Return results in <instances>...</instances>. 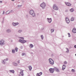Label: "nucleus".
Listing matches in <instances>:
<instances>
[{
    "label": "nucleus",
    "instance_id": "f257e3e1",
    "mask_svg": "<svg viewBox=\"0 0 76 76\" xmlns=\"http://www.w3.org/2000/svg\"><path fill=\"white\" fill-rule=\"evenodd\" d=\"M30 14L33 17H34L35 16V14L33 10H31L30 11Z\"/></svg>",
    "mask_w": 76,
    "mask_h": 76
},
{
    "label": "nucleus",
    "instance_id": "f03ea898",
    "mask_svg": "<svg viewBox=\"0 0 76 76\" xmlns=\"http://www.w3.org/2000/svg\"><path fill=\"white\" fill-rule=\"evenodd\" d=\"M49 61L50 64H52V65H53L54 63V60L51 58L49 59Z\"/></svg>",
    "mask_w": 76,
    "mask_h": 76
},
{
    "label": "nucleus",
    "instance_id": "7ed1b4c3",
    "mask_svg": "<svg viewBox=\"0 0 76 76\" xmlns=\"http://www.w3.org/2000/svg\"><path fill=\"white\" fill-rule=\"evenodd\" d=\"M53 8L55 10H58V7L56 4L53 5Z\"/></svg>",
    "mask_w": 76,
    "mask_h": 76
},
{
    "label": "nucleus",
    "instance_id": "20e7f679",
    "mask_svg": "<svg viewBox=\"0 0 76 76\" xmlns=\"http://www.w3.org/2000/svg\"><path fill=\"white\" fill-rule=\"evenodd\" d=\"M40 6L42 9H45V6H46V5H45V3L43 2L41 4Z\"/></svg>",
    "mask_w": 76,
    "mask_h": 76
},
{
    "label": "nucleus",
    "instance_id": "39448f33",
    "mask_svg": "<svg viewBox=\"0 0 76 76\" xmlns=\"http://www.w3.org/2000/svg\"><path fill=\"white\" fill-rule=\"evenodd\" d=\"M18 41L20 42V43H22V44H24L27 42L26 40L21 39L19 40Z\"/></svg>",
    "mask_w": 76,
    "mask_h": 76
},
{
    "label": "nucleus",
    "instance_id": "423d86ee",
    "mask_svg": "<svg viewBox=\"0 0 76 76\" xmlns=\"http://www.w3.org/2000/svg\"><path fill=\"white\" fill-rule=\"evenodd\" d=\"M4 40H1L0 41V45H4Z\"/></svg>",
    "mask_w": 76,
    "mask_h": 76
},
{
    "label": "nucleus",
    "instance_id": "0eeeda50",
    "mask_svg": "<svg viewBox=\"0 0 76 76\" xmlns=\"http://www.w3.org/2000/svg\"><path fill=\"white\" fill-rule=\"evenodd\" d=\"M54 70H55L54 69V68H51L49 69V71L50 72V73H54Z\"/></svg>",
    "mask_w": 76,
    "mask_h": 76
},
{
    "label": "nucleus",
    "instance_id": "6e6552de",
    "mask_svg": "<svg viewBox=\"0 0 76 76\" xmlns=\"http://www.w3.org/2000/svg\"><path fill=\"white\" fill-rule=\"evenodd\" d=\"M48 21L49 23H51V21H52V20L51 18H47Z\"/></svg>",
    "mask_w": 76,
    "mask_h": 76
},
{
    "label": "nucleus",
    "instance_id": "1a4fd4ad",
    "mask_svg": "<svg viewBox=\"0 0 76 76\" xmlns=\"http://www.w3.org/2000/svg\"><path fill=\"white\" fill-rule=\"evenodd\" d=\"M12 12H13V10H11L10 12H9V11H7L6 12V14L7 15L10 13H12Z\"/></svg>",
    "mask_w": 76,
    "mask_h": 76
},
{
    "label": "nucleus",
    "instance_id": "9d476101",
    "mask_svg": "<svg viewBox=\"0 0 76 76\" xmlns=\"http://www.w3.org/2000/svg\"><path fill=\"white\" fill-rule=\"evenodd\" d=\"M66 20L67 23H69V22H70V20H69V18H68V17L66 18Z\"/></svg>",
    "mask_w": 76,
    "mask_h": 76
},
{
    "label": "nucleus",
    "instance_id": "9b49d317",
    "mask_svg": "<svg viewBox=\"0 0 76 76\" xmlns=\"http://www.w3.org/2000/svg\"><path fill=\"white\" fill-rule=\"evenodd\" d=\"M54 69L55 70H56V72H60V71L59 70V69H57V68L55 67L54 68Z\"/></svg>",
    "mask_w": 76,
    "mask_h": 76
},
{
    "label": "nucleus",
    "instance_id": "f8f14e48",
    "mask_svg": "<svg viewBox=\"0 0 76 76\" xmlns=\"http://www.w3.org/2000/svg\"><path fill=\"white\" fill-rule=\"evenodd\" d=\"M6 32L7 33H10L12 32V31L10 29H8L6 30Z\"/></svg>",
    "mask_w": 76,
    "mask_h": 76
},
{
    "label": "nucleus",
    "instance_id": "ddd939ff",
    "mask_svg": "<svg viewBox=\"0 0 76 76\" xmlns=\"http://www.w3.org/2000/svg\"><path fill=\"white\" fill-rule=\"evenodd\" d=\"M65 4L66 5L68 6H70L71 5L70 3L68 2L65 3Z\"/></svg>",
    "mask_w": 76,
    "mask_h": 76
},
{
    "label": "nucleus",
    "instance_id": "4468645a",
    "mask_svg": "<svg viewBox=\"0 0 76 76\" xmlns=\"http://www.w3.org/2000/svg\"><path fill=\"white\" fill-rule=\"evenodd\" d=\"M72 32H73V33H74V34H75L76 33V28H74L72 30Z\"/></svg>",
    "mask_w": 76,
    "mask_h": 76
},
{
    "label": "nucleus",
    "instance_id": "2eb2a0df",
    "mask_svg": "<svg viewBox=\"0 0 76 76\" xmlns=\"http://www.w3.org/2000/svg\"><path fill=\"white\" fill-rule=\"evenodd\" d=\"M42 72H40L39 73H37V76H40L41 75H42Z\"/></svg>",
    "mask_w": 76,
    "mask_h": 76
},
{
    "label": "nucleus",
    "instance_id": "dca6fc26",
    "mask_svg": "<svg viewBox=\"0 0 76 76\" xmlns=\"http://www.w3.org/2000/svg\"><path fill=\"white\" fill-rule=\"evenodd\" d=\"M12 64L14 66H18V64H17V63L14 62Z\"/></svg>",
    "mask_w": 76,
    "mask_h": 76
},
{
    "label": "nucleus",
    "instance_id": "f3484780",
    "mask_svg": "<svg viewBox=\"0 0 76 76\" xmlns=\"http://www.w3.org/2000/svg\"><path fill=\"white\" fill-rule=\"evenodd\" d=\"M5 60H6V59H4V60H2V63H3V64H6V61H5Z\"/></svg>",
    "mask_w": 76,
    "mask_h": 76
},
{
    "label": "nucleus",
    "instance_id": "a211bd4d",
    "mask_svg": "<svg viewBox=\"0 0 76 76\" xmlns=\"http://www.w3.org/2000/svg\"><path fill=\"white\" fill-rule=\"evenodd\" d=\"M10 72H11V73H15V71L14 70H10Z\"/></svg>",
    "mask_w": 76,
    "mask_h": 76
},
{
    "label": "nucleus",
    "instance_id": "6ab92c4d",
    "mask_svg": "<svg viewBox=\"0 0 76 76\" xmlns=\"http://www.w3.org/2000/svg\"><path fill=\"white\" fill-rule=\"evenodd\" d=\"M70 11L71 12H74V9L73 8H71L70 9Z\"/></svg>",
    "mask_w": 76,
    "mask_h": 76
},
{
    "label": "nucleus",
    "instance_id": "aec40b11",
    "mask_svg": "<svg viewBox=\"0 0 76 76\" xmlns=\"http://www.w3.org/2000/svg\"><path fill=\"white\" fill-rule=\"evenodd\" d=\"M29 45L30 48H33V47H34V45H33L32 44H30Z\"/></svg>",
    "mask_w": 76,
    "mask_h": 76
},
{
    "label": "nucleus",
    "instance_id": "412c9836",
    "mask_svg": "<svg viewBox=\"0 0 76 76\" xmlns=\"http://www.w3.org/2000/svg\"><path fill=\"white\" fill-rule=\"evenodd\" d=\"M74 18L73 17H72L71 18V21H73L74 20Z\"/></svg>",
    "mask_w": 76,
    "mask_h": 76
},
{
    "label": "nucleus",
    "instance_id": "4be33fe9",
    "mask_svg": "<svg viewBox=\"0 0 76 76\" xmlns=\"http://www.w3.org/2000/svg\"><path fill=\"white\" fill-rule=\"evenodd\" d=\"M22 30H19L18 31V33H20V32H22Z\"/></svg>",
    "mask_w": 76,
    "mask_h": 76
},
{
    "label": "nucleus",
    "instance_id": "5701e85b",
    "mask_svg": "<svg viewBox=\"0 0 76 76\" xmlns=\"http://www.w3.org/2000/svg\"><path fill=\"white\" fill-rule=\"evenodd\" d=\"M41 38L42 39H44V36H43V35H41Z\"/></svg>",
    "mask_w": 76,
    "mask_h": 76
},
{
    "label": "nucleus",
    "instance_id": "b1692460",
    "mask_svg": "<svg viewBox=\"0 0 76 76\" xmlns=\"http://www.w3.org/2000/svg\"><path fill=\"white\" fill-rule=\"evenodd\" d=\"M66 49L67 51H66V53H69V49L67 48H66Z\"/></svg>",
    "mask_w": 76,
    "mask_h": 76
},
{
    "label": "nucleus",
    "instance_id": "393cba45",
    "mask_svg": "<svg viewBox=\"0 0 76 76\" xmlns=\"http://www.w3.org/2000/svg\"><path fill=\"white\" fill-rule=\"evenodd\" d=\"M12 53H15V50L13 49L12 50Z\"/></svg>",
    "mask_w": 76,
    "mask_h": 76
},
{
    "label": "nucleus",
    "instance_id": "a878e982",
    "mask_svg": "<svg viewBox=\"0 0 76 76\" xmlns=\"http://www.w3.org/2000/svg\"><path fill=\"white\" fill-rule=\"evenodd\" d=\"M15 51L16 52H17V51H18V48H15Z\"/></svg>",
    "mask_w": 76,
    "mask_h": 76
},
{
    "label": "nucleus",
    "instance_id": "bb28decb",
    "mask_svg": "<svg viewBox=\"0 0 76 76\" xmlns=\"http://www.w3.org/2000/svg\"><path fill=\"white\" fill-rule=\"evenodd\" d=\"M28 68L29 69V70H32V67H28Z\"/></svg>",
    "mask_w": 76,
    "mask_h": 76
},
{
    "label": "nucleus",
    "instance_id": "cd10ccee",
    "mask_svg": "<svg viewBox=\"0 0 76 76\" xmlns=\"http://www.w3.org/2000/svg\"><path fill=\"white\" fill-rule=\"evenodd\" d=\"M71 72H75V70L74 69H72V70H71Z\"/></svg>",
    "mask_w": 76,
    "mask_h": 76
},
{
    "label": "nucleus",
    "instance_id": "c85d7f7f",
    "mask_svg": "<svg viewBox=\"0 0 76 76\" xmlns=\"http://www.w3.org/2000/svg\"><path fill=\"white\" fill-rule=\"evenodd\" d=\"M12 24L13 25V26H16V24L15 23H13Z\"/></svg>",
    "mask_w": 76,
    "mask_h": 76
},
{
    "label": "nucleus",
    "instance_id": "c756f323",
    "mask_svg": "<svg viewBox=\"0 0 76 76\" xmlns=\"http://www.w3.org/2000/svg\"><path fill=\"white\" fill-rule=\"evenodd\" d=\"M64 64H67V62L66 61H65L64 62Z\"/></svg>",
    "mask_w": 76,
    "mask_h": 76
},
{
    "label": "nucleus",
    "instance_id": "7c9ffc66",
    "mask_svg": "<svg viewBox=\"0 0 76 76\" xmlns=\"http://www.w3.org/2000/svg\"><path fill=\"white\" fill-rule=\"evenodd\" d=\"M19 38H20V39H24V38L23 37H19Z\"/></svg>",
    "mask_w": 76,
    "mask_h": 76
},
{
    "label": "nucleus",
    "instance_id": "2f4dec72",
    "mask_svg": "<svg viewBox=\"0 0 76 76\" xmlns=\"http://www.w3.org/2000/svg\"><path fill=\"white\" fill-rule=\"evenodd\" d=\"M24 55H25V56H26V54H25V53H22V56H24Z\"/></svg>",
    "mask_w": 76,
    "mask_h": 76
},
{
    "label": "nucleus",
    "instance_id": "473e14b6",
    "mask_svg": "<svg viewBox=\"0 0 76 76\" xmlns=\"http://www.w3.org/2000/svg\"><path fill=\"white\" fill-rule=\"evenodd\" d=\"M8 59H9L8 58H6V59H5V61H8Z\"/></svg>",
    "mask_w": 76,
    "mask_h": 76
},
{
    "label": "nucleus",
    "instance_id": "72a5a7b5",
    "mask_svg": "<svg viewBox=\"0 0 76 76\" xmlns=\"http://www.w3.org/2000/svg\"><path fill=\"white\" fill-rule=\"evenodd\" d=\"M54 30L53 29H52L51 30V32H54Z\"/></svg>",
    "mask_w": 76,
    "mask_h": 76
},
{
    "label": "nucleus",
    "instance_id": "f704fd0d",
    "mask_svg": "<svg viewBox=\"0 0 76 76\" xmlns=\"http://www.w3.org/2000/svg\"><path fill=\"white\" fill-rule=\"evenodd\" d=\"M68 35H69V37H71V36L70 35V33H68Z\"/></svg>",
    "mask_w": 76,
    "mask_h": 76
},
{
    "label": "nucleus",
    "instance_id": "c9c22d12",
    "mask_svg": "<svg viewBox=\"0 0 76 76\" xmlns=\"http://www.w3.org/2000/svg\"><path fill=\"white\" fill-rule=\"evenodd\" d=\"M65 69V67H62V69L63 70H64Z\"/></svg>",
    "mask_w": 76,
    "mask_h": 76
},
{
    "label": "nucleus",
    "instance_id": "e433bc0d",
    "mask_svg": "<svg viewBox=\"0 0 76 76\" xmlns=\"http://www.w3.org/2000/svg\"><path fill=\"white\" fill-rule=\"evenodd\" d=\"M16 25H19V23H15Z\"/></svg>",
    "mask_w": 76,
    "mask_h": 76
},
{
    "label": "nucleus",
    "instance_id": "4c0bfd02",
    "mask_svg": "<svg viewBox=\"0 0 76 76\" xmlns=\"http://www.w3.org/2000/svg\"><path fill=\"white\" fill-rule=\"evenodd\" d=\"M18 63V64H19L20 63V60H19L18 61H17Z\"/></svg>",
    "mask_w": 76,
    "mask_h": 76
},
{
    "label": "nucleus",
    "instance_id": "58836bf2",
    "mask_svg": "<svg viewBox=\"0 0 76 76\" xmlns=\"http://www.w3.org/2000/svg\"><path fill=\"white\" fill-rule=\"evenodd\" d=\"M21 6H22V5H18V7H20Z\"/></svg>",
    "mask_w": 76,
    "mask_h": 76
},
{
    "label": "nucleus",
    "instance_id": "ea45409f",
    "mask_svg": "<svg viewBox=\"0 0 76 76\" xmlns=\"http://www.w3.org/2000/svg\"><path fill=\"white\" fill-rule=\"evenodd\" d=\"M21 72L23 73V70L22 69H21Z\"/></svg>",
    "mask_w": 76,
    "mask_h": 76
},
{
    "label": "nucleus",
    "instance_id": "a19ab883",
    "mask_svg": "<svg viewBox=\"0 0 76 76\" xmlns=\"http://www.w3.org/2000/svg\"><path fill=\"white\" fill-rule=\"evenodd\" d=\"M3 15H4V11H3Z\"/></svg>",
    "mask_w": 76,
    "mask_h": 76
},
{
    "label": "nucleus",
    "instance_id": "79ce46f5",
    "mask_svg": "<svg viewBox=\"0 0 76 76\" xmlns=\"http://www.w3.org/2000/svg\"><path fill=\"white\" fill-rule=\"evenodd\" d=\"M23 73V72H21L20 73V74L21 75Z\"/></svg>",
    "mask_w": 76,
    "mask_h": 76
},
{
    "label": "nucleus",
    "instance_id": "37998d69",
    "mask_svg": "<svg viewBox=\"0 0 76 76\" xmlns=\"http://www.w3.org/2000/svg\"><path fill=\"white\" fill-rule=\"evenodd\" d=\"M22 76H23V73H22V74H21Z\"/></svg>",
    "mask_w": 76,
    "mask_h": 76
},
{
    "label": "nucleus",
    "instance_id": "c03bdc74",
    "mask_svg": "<svg viewBox=\"0 0 76 76\" xmlns=\"http://www.w3.org/2000/svg\"><path fill=\"white\" fill-rule=\"evenodd\" d=\"M74 47L75 48H76V45H75Z\"/></svg>",
    "mask_w": 76,
    "mask_h": 76
},
{
    "label": "nucleus",
    "instance_id": "a18cd8bd",
    "mask_svg": "<svg viewBox=\"0 0 76 76\" xmlns=\"http://www.w3.org/2000/svg\"><path fill=\"white\" fill-rule=\"evenodd\" d=\"M63 66H65V67H66V65H63Z\"/></svg>",
    "mask_w": 76,
    "mask_h": 76
},
{
    "label": "nucleus",
    "instance_id": "49530a36",
    "mask_svg": "<svg viewBox=\"0 0 76 76\" xmlns=\"http://www.w3.org/2000/svg\"><path fill=\"white\" fill-rule=\"evenodd\" d=\"M11 42H13V40H11Z\"/></svg>",
    "mask_w": 76,
    "mask_h": 76
},
{
    "label": "nucleus",
    "instance_id": "de8ad7c7",
    "mask_svg": "<svg viewBox=\"0 0 76 76\" xmlns=\"http://www.w3.org/2000/svg\"><path fill=\"white\" fill-rule=\"evenodd\" d=\"M15 0H12V1H15Z\"/></svg>",
    "mask_w": 76,
    "mask_h": 76
},
{
    "label": "nucleus",
    "instance_id": "09e8293b",
    "mask_svg": "<svg viewBox=\"0 0 76 76\" xmlns=\"http://www.w3.org/2000/svg\"><path fill=\"white\" fill-rule=\"evenodd\" d=\"M0 2L1 3H2V1H0Z\"/></svg>",
    "mask_w": 76,
    "mask_h": 76
},
{
    "label": "nucleus",
    "instance_id": "8fccbe9b",
    "mask_svg": "<svg viewBox=\"0 0 76 76\" xmlns=\"http://www.w3.org/2000/svg\"><path fill=\"white\" fill-rule=\"evenodd\" d=\"M29 67H31V66H29Z\"/></svg>",
    "mask_w": 76,
    "mask_h": 76
},
{
    "label": "nucleus",
    "instance_id": "3c124183",
    "mask_svg": "<svg viewBox=\"0 0 76 76\" xmlns=\"http://www.w3.org/2000/svg\"><path fill=\"white\" fill-rule=\"evenodd\" d=\"M26 16H28V15H26Z\"/></svg>",
    "mask_w": 76,
    "mask_h": 76
},
{
    "label": "nucleus",
    "instance_id": "603ef678",
    "mask_svg": "<svg viewBox=\"0 0 76 76\" xmlns=\"http://www.w3.org/2000/svg\"><path fill=\"white\" fill-rule=\"evenodd\" d=\"M75 56H76V54H75Z\"/></svg>",
    "mask_w": 76,
    "mask_h": 76
},
{
    "label": "nucleus",
    "instance_id": "864d4df0",
    "mask_svg": "<svg viewBox=\"0 0 76 76\" xmlns=\"http://www.w3.org/2000/svg\"><path fill=\"white\" fill-rule=\"evenodd\" d=\"M7 13H9V12H7Z\"/></svg>",
    "mask_w": 76,
    "mask_h": 76
}]
</instances>
